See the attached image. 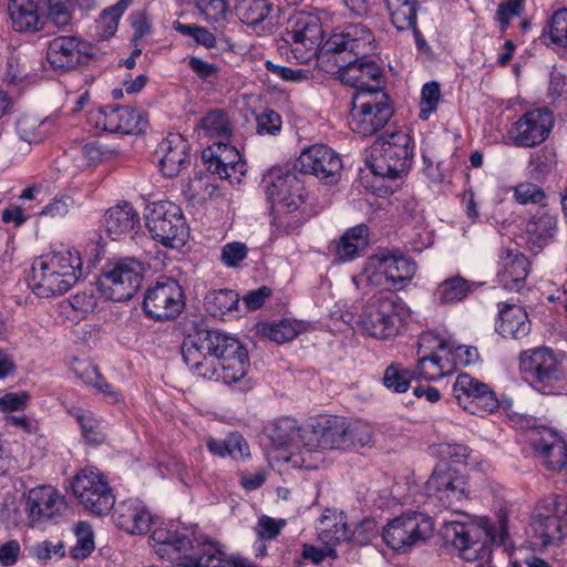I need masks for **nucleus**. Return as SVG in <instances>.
Segmentation results:
<instances>
[{"instance_id": "b1692460", "label": "nucleus", "mask_w": 567, "mask_h": 567, "mask_svg": "<svg viewBox=\"0 0 567 567\" xmlns=\"http://www.w3.org/2000/svg\"><path fill=\"white\" fill-rule=\"evenodd\" d=\"M87 55V44L74 35H61L48 44L47 59L55 70L70 71L82 63Z\"/></svg>"}, {"instance_id": "603ef678", "label": "nucleus", "mask_w": 567, "mask_h": 567, "mask_svg": "<svg viewBox=\"0 0 567 567\" xmlns=\"http://www.w3.org/2000/svg\"><path fill=\"white\" fill-rule=\"evenodd\" d=\"M440 99L441 90L439 83H425L421 92V110L419 113V117L423 121L427 120L430 115L436 111Z\"/></svg>"}, {"instance_id": "0e129e2a", "label": "nucleus", "mask_w": 567, "mask_h": 567, "mask_svg": "<svg viewBox=\"0 0 567 567\" xmlns=\"http://www.w3.org/2000/svg\"><path fill=\"white\" fill-rule=\"evenodd\" d=\"M76 419L81 425L83 436L91 444H100L104 440L103 433L100 431L99 422L90 414L79 413Z\"/></svg>"}, {"instance_id": "0eeeda50", "label": "nucleus", "mask_w": 567, "mask_h": 567, "mask_svg": "<svg viewBox=\"0 0 567 567\" xmlns=\"http://www.w3.org/2000/svg\"><path fill=\"white\" fill-rule=\"evenodd\" d=\"M519 370L524 379L538 392L551 394L564 378L563 361L548 347L524 350L519 354Z\"/></svg>"}, {"instance_id": "8fccbe9b", "label": "nucleus", "mask_w": 567, "mask_h": 567, "mask_svg": "<svg viewBox=\"0 0 567 567\" xmlns=\"http://www.w3.org/2000/svg\"><path fill=\"white\" fill-rule=\"evenodd\" d=\"M412 374L400 364H391L385 369L383 384L398 393L405 392L410 386Z\"/></svg>"}, {"instance_id": "393cba45", "label": "nucleus", "mask_w": 567, "mask_h": 567, "mask_svg": "<svg viewBox=\"0 0 567 567\" xmlns=\"http://www.w3.org/2000/svg\"><path fill=\"white\" fill-rule=\"evenodd\" d=\"M25 509L33 525L60 516L65 509L64 497L52 486H38L25 494Z\"/></svg>"}, {"instance_id": "39448f33", "label": "nucleus", "mask_w": 567, "mask_h": 567, "mask_svg": "<svg viewBox=\"0 0 567 567\" xmlns=\"http://www.w3.org/2000/svg\"><path fill=\"white\" fill-rule=\"evenodd\" d=\"M82 275V261L78 254L61 250L38 258L31 268L34 293L41 298L63 295Z\"/></svg>"}, {"instance_id": "f704fd0d", "label": "nucleus", "mask_w": 567, "mask_h": 567, "mask_svg": "<svg viewBox=\"0 0 567 567\" xmlns=\"http://www.w3.org/2000/svg\"><path fill=\"white\" fill-rule=\"evenodd\" d=\"M317 530L319 540L328 546H336L350 538L343 513L329 508L321 515Z\"/></svg>"}, {"instance_id": "f8f14e48", "label": "nucleus", "mask_w": 567, "mask_h": 567, "mask_svg": "<svg viewBox=\"0 0 567 567\" xmlns=\"http://www.w3.org/2000/svg\"><path fill=\"white\" fill-rule=\"evenodd\" d=\"M434 530L432 518L421 512H409L391 520L382 529V538L386 545L405 553L429 539Z\"/></svg>"}, {"instance_id": "a878e982", "label": "nucleus", "mask_w": 567, "mask_h": 567, "mask_svg": "<svg viewBox=\"0 0 567 567\" xmlns=\"http://www.w3.org/2000/svg\"><path fill=\"white\" fill-rule=\"evenodd\" d=\"M188 151V142L181 134L172 133L164 138L157 150L163 175L169 178L177 176L189 162Z\"/></svg>"}, {"instance_id": "ddd939ff", "label": "nucleus", "mask_w": 567, "mask_h": 567, "mask_svg": "<svg viewBox=\"0 0 567 567\" xmlns=\"http://www.w3.org/2000/svg\"><path fill=\"white\" fill-rule=\"evenodd\" d=\"M322 39L323 30L319 17L306 11L297 12L288 20L282 37L293 56L301 63L317 54Z\"/></svg>"}, {"instance_id": "052dcab7", "label": "nucleus", "mask_w": 567, "mask_h": 567, "mask_svg": "<svg viewBox=\"0 0 567 567\" xmlns=\"http://www.w3.org/2000/svg\"><path fill=\"white\" fill-rule=\"evenodd\" d=\"M257 133L275 135L281 130V116L274 110H265L256 115Z\"/></svg>"}, {"instance_id": "c756f323", "label": "nucleus", "mask_w": 567, "mask_h": 567, "mask_svg": "<svg viewBox=\"0 0 567 567\" xmlns=\"http://www.w3.org/2000/svg\"><path fill=\"white\" fill-rule=\"evenodd\" d=\"M557 233V217L546 209H537L525 224V234L533 248L543 249Z\"/></svg>"}, {"instance_id": "37998d69", "label": "nucleus", "mask_w": 567, "mask_h": 567, "mask_svg": "<svg viewBox=\"0 0 567 567\" xmlns=\"http://www.w3.org/2000/svg\"><path fill=\"white\" fill-rule=\"evenodd\" d=\"M391 21L399 31L409 30L416 24V0H385Z\"/></svg>"}, {"instance_id": "2f4dec72", "label": "nucleus", "mask_w": 567, "mask_h": 567, "mask_svg": "<svg viewBox=\"0 0 567 567\" xmlns=\"http://www.w3.org/2000/svg\"><path fill=\"white\" fill-rule=\"evenodd\" d=\"M140 225L138 213L130 203L118 204L109 208L104 215V227L107 235L116 240L131 233Z\"/></svg>"}, {"instance_id": "864d4df0", "label": "nucleus", "mask_w": 567, "mask_h": 567, "mask_svg": "<svg viewBox=\"0 0 567 567\" xmlns=\"http://www.w3.org/2000/svg\"><path fill=\"white\" fill-rule=\"evenodd\" d=\"M514 198L520 205L542 204L546 194L542 187L534 183L524 182L513 187Z\"/></svg>"}, {"instance_id": "aec40b11", "label": "nucleus", "mask_w": 567, "mask_h": 567, "mask_svg": "<svg viewBox=\"0 0 567 567\" xmlns=\"http://www.w3.org/2000/svg\"><path fill=\"white\" fill-rule=\"evenodd\" d=\"M293 168L301 174H311L326 184H336L341 175L342 162L332 148L316 144L300 154Z\"/></svg>"}, {"instance_id": "c9c22d12", "label": "nucleus", "mask_w": 567, "mask_h": 567, "mask_svg": "<svg viewBox=\"0 0 567 567\" xmlns=\"http://www.w3.org/2000/svg\"><path fill=\"white\" fill-rule=\"evenodd\" d=\"M8 14L17 32H37L42 28L33 0H9Z\"/></svg>"}, {"instance_id": "49530a36", "label": "nucleus", "mask_w": 567, "mask_h": 567, "mask_svg": "<svg viewBox=\"0 0 567 567\" xmlns=\"http://www.w3.org/2000/svg\"><path fill=\"white\" fill-rule=\"evenodd\" d=\"M205 303L213 316L224 315L237 309L239 296L229 289L215 290L206 295Z\"/></svg>"}, {"instance_id": "79ce46f5", "label": "nucleus", "mask_w": 567, "mask_h": 567, "mask_svg": "<svg viewBox=\"0 0 567 567\" xmlns=\"http://www.w3.org/2000/svg\"><path fill=\"white\" fill-rule=\"evenodd\" d=\"M480 285L461 276H455L442 281L437 286L434 296L440 303H454L464 300Z\"/></svg>"}, {"instance_id": "3c124183", "label": "nucleus", "mask_w": 567, "mask_h": 567, "mask_svg": "<svg viewBox=\"0 0 567 567\" xmlns=\"http://www.w3.org/2000/svg\"><path fill=\"white\" fill-rule=\"evenodd\" d=\"M76 545L72 548L74 558H86L94 549V537L91 525L86 522H79L75 526Z\"/></svg>"}, {"instance_id": "9b49d317", "label": "nucleus", "mask_w": 567, "mask_h": 567, "mask_svg": "<svg viewBox=\"0 0 567 567\" xmlns=\"http://www.w3.org/2000/svg\"><path fill=\"white\" fill-rule=\"evenodd\" d=\"M146 227L152 238L166 247L184 245L188 227L182 209L172 202H154L145 209Z\"/></svg>"}, {"instance_id": "a19ab883", "label": "nucleus", "mask_w": 567, "mask_h": 567, "mask_svg": "<svg viewBox=\"0 0 567 567\" xmlns=\"http://www.w3.org/2000/svg\"><path fill=\"white\" fill-rule=\"evenodd\" d=\"M368 227L358 225L348 229L336 244L334 252L340 261L352 260L367 246Z\"/></svg>"}, {"instance_id": "2eb2a0df", "label": "nucleus", "mask_w": 567, "mask_h": 567, "mask_svg": "<svg viewBox=\"0 0 567 567\" xmlns=\"http://www.w3.org/2000/svg\"><path fill=\"white\" fill-rule=\"evenodd\" d=\"M429 502L450 508L467 498V477L455 468L439 464L424 485Z\"/></svg>"}, {"instance_id": "423d86ee", "label": "nucleus", "mask_w": 567, "mask_h": 567, "mask_svg": "<svg viewBox=\"0 0 567 567\" xmlns=\"http://www.w3.org/2000/svg\"><path fill=\"white\" fill-rule=\"evenodd\" d=\"M412 158V137L402 131H395L374 141L368 164L374 175L398 178L410 168Z\"/></svg>"}, {"instance_id": "cd10ccee", "label": "nucleus", "mask_w": 567, "mask_h": 567, "mask_svg": "<svg viewBox=\"0 0 567 567\" xmlns=\"http://www.w3.org/2000/svg\"><path fill=\"white\" fill-rule=\"evenodd\" d=\"M530 441L535 453L548 470L556 471L566 465L567 445L557 433L544 429L536 437H530Z\"/></svg>"}, {"instance_id": "4c0bfd02", "label": "nucleus", "mask_w": 567, "mask_h": 567, "mask_svg": "<svg viewBox=\"0 0 567 567\" xmlns=\"http://www.w3.org/2000/svg\"><path fill=\"white\" fill-rule=\"evenodd\" d=\"M274 10L268 0H235L234 11L236 17L246 25L260 27Z\"/></svg>"}, {"instance_id": "1a4fd4ad", "label": "nucleus", "mask_w": 567, "mask_h": 567, "mask_svg": "<svg viewBox=\"0 0 567 567\" xmlns=\"http://www.w3.org/2000/svg\"><path fill=\"white\" fill-rule=\"evenodd\" d=\"M392 115L393 107L384 91L355 92L349 125L354 133L372 136L386 125Z\"/></svg>"}, {"instance_id": "6e6d98bb", "label": "nucleus", "mask_w": 567, "mask_h": 567, "mask_svg": "<svg viewBox=\"0 0 567 567\" xmlns=\"http://www.w3.org/2000/svg\"><path fill=\"white\" fill-rule=\"evenodd\" d=\"M549 35L554 43L567 48V10L556 11L550 20Z\"/></svg>"}, {"instance_id": "c03bdc74", "label": "nucleus", "mask_w": 567, "mask_h": 567, "mask_svg": "<svg viewBox=\"0 0 567 567\" xmlns=\"http://www.w3.org/2000/svg\"><path fill=\"white\" fill-rule=\"evenodd\" d=\"M303 330V322L291 319H282L261 327L262 334L276 343L289 342L297 338Z\"/></svg>"}, {"instance_id": "9d476101", "label": "nucleus", "mask_w": 567, "mask_h": 567, "mask_svg": "<svg viewBox=\"0 0 567 567\" xmlns=\"http://www.w3.org/2000/svg\"><path fill=\"white\" fill-rule=\"evenodd\" d=\"M402 310L398 298L375 295L362 307L357 326L373 338L395 337L402 326Z\"/></svg>"}, {"instance_id": "338daca9", "label": "nucleus", "mask_w": 567, "mask_h": 567, "mask_svg": "<svg viewBox=\"0 0 567 567\" xmlns=\"http://www.w3.org/2000/svg\"><path fill=\"white\" fill-rule=\"evenodd\" d=\"M64 545L62 542L53 543L51 540H44L32 547V554L40 560L47 561L53 556L59 558L64 556Z\"/></svg>"}, {"instance_id": "13d9d810", "label": "nucleus", "mask_w": 567, "mask_h": 567, "mask_svg": "<svg viewBox=\"0 0 567 567\" xmlns=\"http://www.w3.org/2000/svg\"><path fill=\"white\" fill-rule=\"evenodd\" d=\"M272 213L271 227L272 233L277 236L289 235L300 228L301 220L297 216H292V213Z\"/></svg>"}, {"instance_id": "4be33fe9", "label": "nucleus", "mask_w": 567, "mask_h": 567, "mask_svg": "<svg viewBox=\"0 0 567 567\" xmlns=\"http://www.w3.org/2000/svg\"><path fill=\"white\" fill-rule=\"evenodd\" d=\"M97 128L123 134H135L144 131L147 125L142 114L133 107L106 105L92 113Z\"/></svg>"}, {"instance_id": "f257e3e1", "label": "nucleus", "mask_w": 567, "mask_h": 567, "mask_svg": "<svg viewBox=\"0 0 567 567\" xmlns=\"http://www.w3.org/2000/svg\"><path fill=\"white\" fill-rule=\"evenodd\" d=\"M372 32L363 24H350L340 33H333L321 47L319 59L332 62L340 81L357 92L382 90L380 66L367 54L373 50Z\"/></svg>"}, {"instance_id": "5701e85b", "label": "nucleus", "mask_w": 567, "mask_h": 567, "mask_svg": "<svg viewBox=\"0 0 567 567\" xmlns=\"http://www.w3.org/2000/svg\"><path fill=\"white\" fill-rule=\"evenodd\" d=\"M553 118L546 109L534 110L522 115L511 130V138L519 147H534L549 135Z\"/></svg>"}, {"instance_id": "680f3d73", "label": "nucleus", "mask_w": 567, "mask_h": 567, "mask_svg": "<svg viewBox=\"0 0 567 567\" xmlns=\"http://www.w3.org/2000/svg\"><path fill=\"white\" fill-rule=\"evenodd\" d=\"M378 534V523L372 518H365L355 526L348 540H352L359 545H365L372 542Z\"/></svg>"}, {"instance_id": "412c9836", "label": "nucleus", "mask_w": 567, "mask_h": 567, "mask_svg": "<svg viewBox=\"0 0 567 567\" xmlns=\"http://www.w3.org/2000/svg\"><path fill=\"white\" fill-rule=\"evenodd\" d=\"M453 392L458 404L472 414L492 413L499 405L495 392L486 383L467 373L457 375Z\"/></svg>"}, {"instance_id": "f3484780", "label": "nucleus", "mask_w": 567, "mask_h": 567, "mask_svg": "<svg viewBox=\"0 0 567 567\" xmlns=\"http://www.w3.org/2000/svg\"><path fill=\"white\" fill-rule=\"evenodd\" d=\"M184 306L183 289L176 280L171 278L150 286L143 299L144 313L155 321L175 319Z\"/></svg>"}, {"instance_id": "774afa93", "label": "nucleus", "mask_w": 567, "mask_h": 567, "mask_svg": "<svg viewBox=\"0 0 567 567\" xmlns=\"http://www.w3.org/2000/svg\"><path fill=\"white\" fill-rule=\"evenodd\" d=\"M70 303L75 311L85 315L95 310L97 299L92 290L89 292L82 291L73 295L70 299Z\"/></svg>"}, {"instance_id": "dca6fc26", "label": "nucleus", "mask_w": 567, "mask_h": 567, "mask_svg": "<svg viewBox=\"0 0 567 567\" xmlns=\"http://www.w3.org/2000/svg\"><path fill=\"white\" fill-rule=\"evenodd\" d=\"M265 182L266 194L271 202L272 212L295 213L303 203V182L296 171L275 168L269 172Z\"/></svg>"}, {"instance_id": "de8ad7c7", "label": "nucleus", "mask_w": 567, "mask_h": 567, "mask_svg": "<svg viewBox=\"0 0 567 567\" xmlns=\"http://www.w3.org/2000/svg\"><path fill=\"white\" fill-rule=\"evenodd\" d=\"M38 3L47 10L49 19L58 28H64L71 23L70 0H38Z\"/></svg>"}, {"instance_id": "5fc2aeb1", "label": "nucleus", "mask_w": 567, "mask_h": 567, "mask_svg": "<svg viewBox=\"0 0 567 567\" xmlns=\"http://www.w3.org/2000/svg\"><path fill=\"white\" fill-rule=\"evenodd\" d=\"M368 282L382 290L394 291V287L390 285L388 271L385 272V265L381 257L372 260L365 269Z\"/></svg>"}, {"instance_id": "7ed1b4c3", "label": "nucleus", "mask_w": 567, "mask_h": 567, "mask_svg": "<svg viewBox=\"0 0 567 567\" xmlns=\"http://www.w3.org/2000/svg\"><path fill=\"white\" fill-rule=\"evenodd\" d=\"M150 542L162 558L185 560L179 564L181 567H256L246 559H225L216 544L197 535L195 526L182 529L174 525L156 528L150 536Z\"/></svg>"}, {"instance_id": "69168bd1", "label": "nucleus", "mask_w": 567, "mask_h": 567, "mask_svg": "<svg viewBox=\"0 0 567 567\" xmlns=\"http://www.w3.org/2000/svg\"><path fill=\"white\" fill-rule=\"evenodd\" d=\"M285 525V519H275L264 515L258 520L256 533L260 539H274L279 535Z\"/></svg>"}, {"instance_id": "c85d7f7f", "label": "nucleus", "mask_w": 567, "mask_h": 567, "mask_svg": "<svg viewBox=\"0 0 567 567\" xmlns=\"http://www.w3.org/2000/svg\"><path fill=\"white\" fill-rule=\"evenodd\" d=\"M116 526L132 535L145 534L150 530L151 514L138 499H127L118 504L114 512Z\"/></svg>"}, {"instance_id": "bb28decb", "label": "nucleus", "mask_w": 567, "mask_h": 567, "mask_svg": "<svg viewBox=\"0 0 567 567\" xmlns=\"http://www.w3.org/2000/svg\"><path fill=\"white\" fill-rule=\"evenodd\" d=\"M482 530L473 524L447 522L442 528V536L446 543L460 550L464 559L473 560L483 545L477 542Z\"/></svg>"}, {"instance_id": "a18cd8bd", "label": "nucleus", "mask_w": 567, "mask_h": 567, "mask_svg": "<svg viewBox=\"0 0 567 567\" xmlns=\"http://www.w3.org/2000/svg\"><path fill=\"white\" fill-rule=\"evenodd\" d=\"M71 370L84 383L95 386L97 390L112 396L114 400L117 399L112 386L103 379L97 368L90 361L75 359L71 365Z\"/></svg>"}, {"instance_id": "ea45409f", "label": "nucleus", "mask_w": 567, "mask_h": 567, "mask_svg": "<svg viewBox=\"0 0 567 567\" xmlns=\"http://www.w3.org/2000/svg\"><path fill=\"white\" fill-rule=\"evenodd\" d=\"M25 495L7 494L4 496L0 509V520L7 528L33 525L29 511L25 509Z\"/></svg>"}, {"instance_id": "6e6552de", "label": "nucleus", "mask_w": 567, "mask_h": 567, "mask_svg": "<svg viewBox=\"0 0 567 567\" xmlns=\"http://www.w3.org/2000/svg\"><path fill=\"white\" fill-rule=\"evenodd\" d=\"M145 266L135 258L109 261L102 269L97 286L102 295L113 301L130 300L141 288Z\"/></svg>"}, {"instance_id": "f03ea898", "label": "nucleus", "mask_w": 567, "mask_h": 567, "mask_svg": "<svg viewBox=\"0 0 567 567\" xmlns=\"http://www.w3.org/2000/svg\"><path fill=\"white\" fill-rule=\"evenodd\" d=\"M184 362L198 375L213 378L214 361L220 369L218 377L226 383H236L245 378L250 367L247 349L238 339L219 330L198 329L187 336L182 344Z\"/></svg>"}, {"instance_id": "7c9ffc66", "label": "nucleus", "mask_w": 567, "mask_h": 567, "mask_svg": "<svg viewBox=\"0 0 567 567\" xmlns=\"http://www.w3.org/2000/svg\"><path fill=\"white\" fill-rule=\"evenodd\" d=\"M435 341V339L431 334H423L420 339V348L417 351L419 360L416 364L415 374L419 378H423L426 380H436L442 378L446 372V363L443 361V358L439 355V353L431 351L426 352L423 350L426 343H431ZM437 349L450 351L447 342L444 340H436Z\"/></svg>"}, {"instance_id": "e433bc0d", "label": "nucleus", "mask_w": 567, "mask_h": 567, "mask_svg": "<svg viewBox=\"0 0 567 567\" xmlns=\"http://www.w3.org/2000/svg\"><path fill=\"white\" fill-rule=\"evenodd\" d=\"M381 259L388 270L390 285L396 290L403 289L416 272V264L399 250L383 255Z\"/></svg>"}, {"instance_id": "20e7f679", "label": "nucleus", "mask_w": 567, "mask_h": 567, "mask_svg": "<svg viewBox=\"0 0 567 567\" xmlns=\"http://www.w3.org/2000/svg\"><path fill=\"white\" fill-rule=\"evenodd\" d=\"M197 128L199 134L216 140L202 153L208 172L223 179H230L233 173L237 171L243 173L245 164L240 162V154L235 146L229 144L233 125L225 111L208 112L200 118Z\"/></svg>"}, {"instance_id": "e2e57ef3", "label": "nucleus", "mask_w": 567, "mask_h": 567, "mask_svg": "<svg viewBox=\"0 0 567 567\" xmlns=\"http://www.w3.org/2000/svg\"><path fill=\"white\" fill-rule=\"evenodd\" d=\"M372 427L362 422H348L347 437L351 441V447L365 446L372 440Z\"/></svg>"}, {"instance_id": "4d7b16f0", "label": "nucleus", "mask_w": 567, "mask_h": 567, "mask_svg": "<svg viewBox=\"0 0 567 567\" xmlns=\"http://www.w3.org/2000/svg\"><path fill=\"white\" fill-rule=\"evenodd\" d=\"M74 204V199L71 196L65 194L56 195L42 208L39 215L49 216L51 218H61L69 214Z\"/></svg>"}, {"instance_id": "bf43d9fd", "label": "nucleus", "mask_w": 567, "mask_h": 567, "mask_svg": "<svg viewBox=\"0 0 567 567\" xmlns=\"http://www.w3.org/2000/svg\"><path fill=\"white\" fill-rule=\"evenodd\" d=\"M248 248L244 243L233 241L221 247L220 260L227 267H238L247 257Z\"/></svg>"}, {"instance_id": "58836bf2", "label": "nucleus", "mask_w": 567, "mask_h": 567, "mask_svg": "<svg viewBox=\"0 0 567 567\" xmlns=\"http://www.w3.org/2000/svg\"><path fill=\"white\" fill-rule=\"evenodd\" d=\"M306 426H299L298 422L291 417L276 420L268 427V436L277 449L298 446L302 444V432Z\"/></svg>"}, {"instance_id": "4468645a", "label": "nucleus", "mask_w": 567, "mask_h": 567, "mask_svg": "<svg viewBox=\"0 0 567 567\" xmlns=\"http://www.w3.org/2000/svg\"><path fill=\"white\" fill-rule=\"evenodd\" d=\"M71 487L83 507L96 516L109 514L115 505L112 488L97 468L81 470L74 476Z\"/></svg>"}, {"instance_id": "a211bd4d", "label": "nucleus", "mask_w": 567, "mask_h": 567, "mask_svg": "<svg viewBox=\"0 0 567 567\" xmlns=\"http://www.w3.org/2000/svg\"><path fill=\"white\" fill-rule=\"evenodd\" d=\"M532 528L540 546H557L567 536V498L555 496L533 516Z\"/></svg>"}, {"instance_id": "09e8293b", "label": "nucleus", "mask_w": 567, "mask_h": 567, "mask_svg": "<svg viewBox=\"0 0 567 567\" xmlns=\"http://www.w3.org/2000/svg\"><path fill=\"white\" fill-rule=\"evenodd\" d=\"M214 190L215 186L210 184L209 175L203 172L195 174V176L183 186V194L189 200L196 202L204 200L207 196H212Z\"/></svg>"}, {"instance_id": "6ab92c4d", "label": "nucleus", "mask_w": 567, "mask_h": 567, "mask_svg": "<svg viewBox=\"0 0 567 567\" xmlns=\"http://www.w3.org/2000/svg\"><path fill=\"white\" fill-rule=\"evenodd\" d=\"M348 421L340 416H331L316 421L305 427L302 445L307 452L322 450H348L351 441L347 437Z\"/></svg>"}, {"instance_id": "473e14b6", "label": "nucleus", "mask_w": 567, "mask_h": 567, "mask_svg": "<svg viewBox=\"0 0 567 567\" xmlns=\"http://www.w3.org/2000/svg\"><path fill=\"white\" fill-rule=\"evenodd\" d=\"M529 261L520 252H507L502 269L497 272V281L504 289L519 291L528 275Z\"/></svg>"}, {"instance_id": "72a5a7b5", "label": "nucleus", "mask_w": 567, "mask_h": 567, "mask_svg": "<svg viewBox=\"0 0 567 567\" xmlns=\"http://www.w3.org/2000/svg\"><path fill=\"white\" fill-rule=\"evenodd\" d=\"M497 331L504 338L523 339L530 332L527 312L516 305H504L499 309Z\"/></svg>"}]
</instances>
